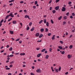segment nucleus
Returning <instances> with one entry per match:
<instances>
[{
  "label": "nucleus",
  "instance_id": "f257e3e1",
  "mask_svg": "<svg viewBox=\"0 0 75 75\" xmlns=\"http://www.w3.org/2000/svg\"><path fill=\"white\" fill-rule=\"evenodd\" d=\"M8 15L9 16H11V17H14V15H13V12H11L10 13V14Z\"/></svg>",
  "mask_w": 75,
  "mask_h": 75
},
{
  "label": "nucleus",
  "instance_id": "f03ea898",
  "mask_svg": "<svg viewBox=\"0 0 75 75\" xmlns=\"http://www.w3.org/2000/svg\"><path fill=\"white\" fill-rule=\"evenodd\" d=\"M25 18H28V19H29V20H31V18H30V17L29 16H28L27 15H26L25 16Z\"/></svg>",
  "mask_w": 75,
  "mask_h": 75
},
{
  "label": "nucleus",
  "instance_id": "7ed1b4c3",
  "mask_svg": "<svg viewBox=\"0 0 75 75\" xmlns=\"http://www.w3.org/2000/svg\"><path fill=\"white\" fill-rule=\"evenodd\" d=\"M62 11H66V8L64 7H63L62 9Z\"/></svg>",
  "mask_w": 75,
  "mask_h": 75
},
{
  "label": "nucleus",
  "instance_id": "20e7f679",
  "mask_svg": "<svg viewBox=\"0 0 75 75\" xmlns=\"http://www.w3.org/2000/svg\"><path fill=\"white\" fill-rule=\"evenodd\" d=\"M36 72H39V73H41V70H40V69H38L36 70Z\"/></svg>",
  "mask_w": 75,
  "mask_h": 75
},
{
  "label": "nucleus",
  "instance_id": "39448f33",
  "mask_svg": "<svg viewBox=\"0 0 75 75\" xmlns=\"http://www.w3.org/2000/svg\"><path fill=\"white\" fill-rule=\"evenodd\" d=\"M59 6H57L55 8L56 10H59Z\"/></svg>",
  "mask_w": 75,
  "mask_h": 75
},
{
  "label": "nucleus",
  "instance_id": "423d86ee",
  "mask_svg": "<svg viewBox=\"0 0 75 75\" xmlns=\"http://www.w3.org/2000/svg\"><path fill=\"white\" fill-rule=\"evenodd\" d=\"M67 57L68 59H70L71 58V56L70 55V54H69L67 55Z\"/></svg>",
  "mask_w": 75,
  "mask_h": 75
},
{
  "label": "nucleus",
  "instance_id": "0eeeda50",
  "mask_svg": "<svg viewBox=\"0 0 75 75\" xmlns=\"http://www.w3.org/2000/svg\"><path fill=\"white\" fill-rule=\"evenodd\" d=\"M55 35H53V36L52 38V39L53 40H55Z\"/></svg>",
  "mask_w": 75,
  "mask_h": 75
},
{
  "label": "nucleus",
  "instance_id": "6e6552de",
  "mask_svg": "<svg viewBox=\"0 0 75 75\" xmlns=\"http://www.w3.org/2000/svg\"><path fill=\"white\" fill-rule=\"evenodd\" d=\"M40 35V33H36L35 34V36L36 37H38L39 35Z\"/></svg>",
  "mask_w": 75,
  "mask_h": 75
},
{
  "label": "nucleus",
  "instance_id": "1a4fd4ad",
  "mask_svg": "<svg viewBox=\"0 0 75 75\" xmlns=\"http://www.w3.org/2000/svg\"><path fill=\"white\" fill-rule=\"evenodd\" d=\"M58 47L59 48V49H60V50H62V47L61 46H59Z\"/></svg>",
  "mask_w": 75,
  "mask_h": 75
},
{
  "label": "nucleus",
  "instance_id": "9d476101",
  "mask_svg": "<svg viewBox=\"0 0 75 75\" xmlns=\"http://www.w3.org/2000/svg\"><path fill=\"white\" fill-rule=\"evenodd\" d=\"M41 54H39L37 55V57H40V56H41Z\"/></svg>",
  "mask_w": 75,
  "mask_h": 75
},
{
  "label": "nucleus",
  "instance_id": "9b49d317",
  "mask_svg": "<svg viewBox=\"0 0 75 75\" xmlns=\"http://www.w3.org/2000/svg\"><path fill=\"white\" fill-rule=\"evenodd\" d=\"M25 55V53H21L20 54V55H21V56H22V55Z\"/></svg>",
  "mask_w": 75,
  "mask_h": 75
},
{
  "label": "nucleus",
  "instance_id": "f8f14e48",
  "mask_svg": "<svg viewBox=\"0 0 75 75\" xmlns=\"http://www.w3.org/2000/svg\"><path fill=\"white\" fill-rule=\"evenodd\" d=\"M12 23L13 24H16L17 22L16 21H12Z\"/></svg>",
  "mask_w": 75,
  "mask_h": 75
},
{
  "label": "nucleus",
  "instance_id": "ddd939ff",
  "mask_svg": "<svg viewBox=\"0 0 75 75\" xmlns=\"http://www.w3.org/2000/svg\"><path fill=\"white\" fill-rule=\"evenodd\" d=\"M46 25L47 27H49V23H48V22H47L46 23Z\"/></svg>",
  "mask_w": 75,
  "mask_h": 75
},
{
  "label": "nucleus",
  "instance_id": "4468645a",
  "mask_svg": "<svg viewBox=\"0 0 75 75\" xmlns=\"http://www.w3.org/2000/svg\"><path fill=\"white\" fill-rule=\"evenodd\" d=\"M10 33L11 34H13V31H11V30L9 31Z\"/></svg>",
  "mask_w": 75,
  "mask_h": 75
},
{
  "label": "nucleus",
  "instance_id": "2eb2a0df",
  "mask_svg": "<svg viewBox=\"0 0 75 75\" xmlns=\"http://www.w3.org/2000/svg\"><path fill=\"white\" fill-rule=\"evenodd\" d=\"M43 36V35H42V34H41L39 35V38H41V37H42Z\"/></svg>",
  "mask_w": 75,
  "mask_h": 75
},
{
  "label": "nucleus",
  "instance_id": "dca6fc26",
  "mask_svg": "<svg viewBox=\"0 0 75 75\" xmlns=\"http://www.w3.org/2000/svg\"><path fill=\"white\" fill-rule=\"evenodd\" d=\"M61 18H62V16H61L58 18V19L59 20H60Z\"/></svg>",
  "mask_w": 75,
  "mask_h": 75
},
{
  "label": "nucleus",
  "instance_id": "f3484780",
  "mask_svg": "<svg viewBox=\"0 0 75 75\" xmlns=\"http://www.w3.org/2000/svg\"><path fill=\"white\" fill-rule=\"evenodd\" d=\"M45 50H46V49H43L42 50H41V52H44V51H45Z\"/></svg>",
  "mask_w": 75,
  "mask_h": 75
},
{
  "label": "nucleus",
  "instance_id": "a211bd4d",
  "mask_svg": "<svg viewBox=\"0 0 75 75\" xmlns=\"http://www.w3.org/2000/svg\"><path fill=\"white\" fill-rule=\"evenodd\" d=\"M72 47H73L72 45H70L69 47L70 49H72Z\"/></svg>",
  "mask_w": 75,
  "mask_h": 75
},
{
  "label": "nucleus",
  "instance_id": "6ab92c4d",
  "mask_svg": "<svg viewBox=\"0 0 75 75\" xmlns=\"http://www.w3.org/2000/svg\"><path fill=\"white\" fill-rule=\"evenodd\" d=\"M44 29L43 28H42L40 29V31L41 32H43L44 31Z\"/></svg>",
  "mask_w": 75,
  "mask_h": 75
},
{
  "label": "nucleus",
  "instance_id": "aec40b11",
  "mask_svg": "<svg viewBox=\"0 0 75 75\" xmlns=\"http://www.w3.org/2000/svg\"><path fill=\"white\" fill-rule=\"evenodd\" d=\"M55 69L56 71V72L57 73H58V69Z\"/></svg>",
  "mask_w": 75,
  "mask_h": 75
},
{
  "label": "nucleus",
  "instance_id": "412c9836",
  "mask_svg": "<svg viewBox=\"0 0 75 75\" xmlns=\"http://www.w3.org/2000/svg\"><path fill=\"white\" fill-rule=\"evenodd\" d=\"M34 28L33 27L31 29L30 31H33L34 30Z\"/></svg>",
  "mask_w": 75,
  "mask_h": 75
},
{
  "label": "nucleus",
  "instance_id": "4be33fe9",
  "mask_svg": "<svg viewBox=\"0 0 75 75\" xmlns=\"http://www.w3.org/2000/svg\"><path fill=\"white\" fill-rule=\"evenodd\" d=\"M9 17V16L8 15H7V16L6 17V18L5 19V20H6V19H7Z\"/></svg>",
  "mask_w": 75,
  "mask_h": 75
},
{
  "label": "nucleus",
  "instance_id": "5701e85b",
  "mask_svg": "<svg viewBox=\"0 0 75 75\" xmlns=\"http://www.w3.org/2000/svg\"><path fill=\"white\" fill-rule=\"evenodd\" d=\"M66 24V22L64 21L63 23V25H65Z\"/></svg>",
  "mask_w": 75,
  "mask_h": 75
},
{
  "label": "nucleus",
  "instance_id": "b1692460",
  "mask_svg": "<svg viewBox=\"0 0 75 75\" xmlns=\"http://www.w3.org/2000/svg\"><path fill=\"white\" fill-rule=\"evenodd\" d=\"M49 57V56L48 55H46V56L45 58L46 59H48Z\"/></svg>",
  "mask_w": 75,
  "mask_h": 75
},
{
  "label": "nucleus",
  "instance_id": "393cba45",
  "mask_svg": "<svg viewBox=\"0 0 75 75\" xmlns=\"http://www.w3.org/2000/svg\"><path fill=\"white\" fill-rule=\"evenodd\" d=\"M48 28H45V32H48Z\"/></svg>",
  "mask_w": 75,
  "mask_h": 75
},
{
  "label": "nucleus",
  "instance_id": "a878e982",
  "mask_svg": "<svg viewBox=\"0 0 75 75\" xmlns=\"http://www.w3.org/2000/svg\"><path fill=\"white\" fill-rule=\"evenodd\" d=\"M61 69V67L60 66H59V71H60Z\"/></svg>",
  "mask_w": 75,
  "mask_h": 75
},
{
  "label": "nucleus",
  "instance_id": "bb28decb",
  "mask_svg": "<svg viewBox=\"0 0 75 75\" xmlns=\"http://www.w3.org/2000/svg\"><path fill=\"white\" fill-rule=\"evenodd\" d=\"M52 12L53 13H54L56 12V11L55 10H53L52 11Z\"/></svg>",
  "mask_w": 75,
  "mask_h": 75
},
{
  "label": "nucleus",
  "instance_id": "cd10ccee",
  "mask_svg": "<svg viewBox=\"0 0 75 75\" xmlns=\"http://www.w3.org/2000/svg\"><path fill=\"white\" fill-rule=\"evenodd\" d=\"M44 22L45 24V23H47V21H46V19H45L44 20Z\"/></svg>",
  "mask_w": 75,
  "mask_h": 75
},
{
  "label": "nucleus",
  "instance_id": "c85d7f7f",
  "mask_svg": "<svg viewBox=\"0 0 75 75\" xmlns=\"http://www.w3.org/2000/svg\"><path fill=\"white\" fill-rule=\"evenodd\" d=\"M6 70H9V69H10V68H6Z\"/></svg>",
  "mask_w": 75,
  "mask_h": 75
},
{
  "label": "nucleus",
  "instance_id": "c756f323",
  "mask_svg": "<svg viewBox=\"0 0 75 75\" xmlns=\"http://www.w3.org/2000/svg\"><path fill=\"white\" fill-rule=\"evenodd\" d=\"M71 14L73 16H75V13H72Z\"/></svg>",
  "mask_w": 75,
  "mask_h": 75
},
{
  "label": "nucleus",
  "instance_id": "7c9ffc66",
  "mask_svg": "<svg viewBox=\"0 0 75 75\" xmlns=\"http://www.w3.org/2000/svg\"><path fill=\"white\" fill-rule=\"evenodd\" d=\"M12 50H13V48H12V47H11L9 49V51H12Z\"/></svg>",
  "mask_w": 75,
  "mask_h": 75
},
{
  "label": "nucleus",
  "instance_id": "2f4dec72",
  "mask_svg": "<svg viewBox=\"0 0 75 75\" xmlns=\"http://www.w3.org/2000/svg\"><path fill=\"white\" fill-rule=\"evenodd\" d=\"M13 63H14V61H12L11 62H10L9 63V64H13Z\"/></svg>",
  "mask_w": 75,
  "mask_h": 75
},
{
  "label": "nucleus",
  "instance_id": "473e14b6",
  "mask_svg": "<svg viewBox=\"0 0 75 75\" xmlns=\"http://www.w3.org/2000/svg\"><path fill=\"white\" fill-rule=\"evenodd\" d=\"M51 23L52 24H54V21L52 20L51 19Z\"/></svg>",
  "mask_w": 75,
  "mask_h": 75
},
{
  "label": "nucleus",
  "instance_id": "72a5a7b5",
  "mask_svg": "<svg viewBox=\"0 0 75 75\" xmlns=\"http://www.w3.org/2000/svg\"><path fill=\"white\" fill-rule=\"evenodd\" d=\"M51 69L52 70V72H54V70L53 69V68L52 67H51Z\"/></svg>",
  "mask_w": 75,
  "mask_h": 75
},
{
  "label": "nucleus",
  "instance_id": "f704fd0d",
  "mask_svg": "<svg viewBox=\"0 0 75 75\" xmlns=\"http://www.w3.org/2000/svg\"><path fill=\"white\" fill-rule=\"evenodd\" d=\"M11 20H12V18H11L10 19H9L8 21V22H9V21H11Z\"/></svg>",
  "mask_w": 75,
  "mask_h": 75
},
{
  "label": "nucleus",
  "instance_id": "c9c22d12",
  "mask_svg": "<svg viewBox=\"0 0 75 75\" xmlns=\"http://www.w3.org/2000/svg\"><path fill=\"white\" fill-rule=\"evenodd\" d=\"M3 21H4V19H2V20L1 21L0 23H2L3 22Z\"/></svg>",
  "mask_w": 75,
  "mask_h": 75
},
{
  "label": "nucleus",
  "instance_id": "e433bc0d",
  "mask_svg": "<svg viewBox=\"0 0 75 75\" xmlns=\"http://www.w3.org/2000/svg\"><path fill=\"white\" fill-rule=\"evenodd\" d=\"M59 0H56L55 1L56 3H58V2H59Z\"/></svg>",
  "mask_w": 75,
  "mask_h": 75
},
{
  "label": "nucleus",
  "instance_id": "4c0bfd02",
  "mask_svg": "<svg viewBox=\"0 0 75 75\" xmlns=\"http://www.w3.org/2000/svg\"><path fill=\"white\" fill-rule=\"evenodd\" d=\"M37 3H38L37 1H35V5L37 4Z\"/></svg>",
  "mask_w": 75,
  "mask_h": 75
},
{
  "label": "nucleus",
  "instance_id": "58836bf2",
  "mask_svg": "<svg viewBox=\"0 0 75 75\" xmlns=\"http://www.w3.org/2000/svg\"><path fill=\"white\" fill-rule=\"evenodd\" d=\"M61 54H65V52L64 51H63L62 52Z\"/></svg>",
  "mask_w": 75,
  "mask_h": 75
},
{
  "label": "nucleus",
  "instance_id": "ea45409f",
  "mask_svg": "<svg viewBox=\"0 0 75 75\" xmlns=\"http://www.w3.org/2000/svg\"><path fill=\"white\" fill-rule=\"evenodd\" d=\"M42 21H42V20H41L40 22H39V23L40 24L42 23Z\"/></svg>",
  "mask_w": 75,
  "mask_h": 75
},
{
  "label": "nucleus",
  "instance_id": "a19ab883",
  "mask_svg": "<svg viewBox=\"0 0 75 75\" xmlns=\"http://www.w3.org/2000/svg\"><path fill=\"white\" fill-rule=\"evenodd\" d=\"M9 67L10 68H12L13 67V65L11 64L9 65Z\"/></svg>",
  "mask_w": 75,
  "mask_h": 75
},
{
  "label": "nucleus",
  "instance_id": "79ce46f5",
  "mask_svg": "<svg viewBox=\"0 0 75 75\" xmlns=\"http://www.w3.org/2000/svg\"><path fill=\"white\" fill-rule=\"evenodd\" d=\"M51 35V33H49L48 34V36H50Z\"/></svg>",
  "mask_w": 75,
  "mask_h": 75
},
{
  "label": "nucleus",
  "instance_id": "37998d69",
  "mask_svg": "<svg viewBox=\"0 0 75 75\" xmlns=\"http://www.w3.org/2000/svg\"><path fill=\"white\" fill-rule=\"evenodd\" d=\"M14 56L13 54H11L10 55V57H13Z\"/></svg>",
  "mask_w": 75,
  "mask_h": 75
},
{
  "label": "nucleus",
  "instance_id": "c03bdc74",
  "mask_svg": "<svg viewBox=\"0 0 75 75\" xmlns=\"http://www.w3.org/2000/svg\"><path fill=\"white\" fill-rule=\"evenodd\" d=\"M29 27H28L26 28V30H27V31L28 30H29Z\"/></svg>",
  "mask_w": 75,
  "mask_h": 75
},
{
  "label": "nucleus",
  "instance_id": "a18cd8bd",
  "mask_svg": "<svg viewBox=\"0 0 75 75\" xmlns=\"http://www.w3.org/2000/svg\"><path fill=\"white\" fill-rule=\"evenodd\" d=\"M49 51L50 52H51V51H52V48H50L49 49Z\"/></svg>",
  "mask_w": 75,
  "mask_h": 75
},
{
  "label": "nucleus",
  "instance_id": "49530a36",
  "mask_svg": "<svg viewBox=\"0 0 75 75\" xmlns=\"http://www.w3.org/2000/svg\"><path fill=\"white\" fill-rule=\"evenodd\" d=\"M32 25V23L30 22V23H29V26H30V25Z\"/></svg>",
  "mask_w": 75,
  "mask_h": 75
},
{
  "label": "nucleus",
  "instance_id": "de8ad7c7",
  "mask_svg": "<svg viewBox=\"0 0 75 75\" xmlns=\"http://www.w3.org/2000/svg\"><path fill=\"white\" fill-rule=\"evenodd\" d=\"M60 42L61 43V44H63V43H64V42H63L62 41H60Z\"/></svg>",
  "mask_w": 75,
  "mask_h": 75
},
{
  "label": "nucleus",
  "instance_id": "09e8293b",
  "mask_svg": "<svg viewBox=\"0 0 75 75\" xmlns=\"http://www.w3.org/2000/svg\"><path fill=\"white\" fill-rule=\"evenodd\" d=\"M64 20H65L66 19H67V16H64Z\"/></svg>",
  "mask_w": 75,
  "mask_h": 75
},
{
  "label": "nucleus",
  "instance_id": "8fccbe9b",
  "mask_svg": "<svg viewBox=\"0 0 75 75\" xmlns=\"http://www.w3.org/2000/svg\"><path fill=\"white\" fill-rule=\"evenodd\" d=\"M33 8H34V9H35L36 8V6H34L33 7Z\"/></svg>",
  "mask_w": 75,
  "mask_h": 75
},
{
  "label": "nucleus",
  "instance_id": "3c124183",
  "mask_svg": "<svg viewBox=\"0 0 75 75\" xmlns=\"http://www.w3.org/2000/svg\"><path fill=\"white\" fill-rule=\"evenodd\" d=\"M70 18H73V17H72V16H70Z\"/></svg>",
  "mask_w": 75,
  "mask_h": 75
},
{
  "label": "nucleus",
  "instance_id": "603ef678",
  "mask_svg": "<svg viewBox=\"0 0 75 75\" xmlns=\"http://www.w3.org/2000/svg\"><path fill=\"white\" fill-rule=\"evenodd\" d=\"M20 40V39H18L16 40V41H18Z\"/></svg>",
  "mask_w": 75,
  "mask_h": 75
},
{
  "label": "nucleus",
  "instance_id": "864d4df0",
  "mask_svg": "<svg viewBox=\"0 0 75 75\" xmlns=\"http://www.w3.org/2000/svg\"><path fill=\"white\" fill-rule=\"evenodd\" d=\"M30 75H35L34 74V73H30Z\"/></svg>",
  "mask_w": 75,
  "mask_h": 75
},
{
  "label": "nucleus",
  "instance_id": "5fc2aeb1",
  "mask_svg": "<svg viewBox=\"0 0 75 75\" xmlns=\"http://www.w3.org/2000/svg\"><path fill=\"white\" fill-rule=\"evenodd\" d=\"M51 2H52V0H50L49 2V4H50V3H51Z\"/></svg>",
  "mask_w": 75,
  "mask_h": 75
},
{
  "label": "nucleus",
  "instance_id": "6e6d98bb",
  "mask_svg": "<svg viewBox=\"0 0 75 75\" xmlns=\"http://www.w3.org/2000/svg\"><path fill=\"white\" fill-rule=\"evenodd\" d=\"M22 42V41L21 40H20L19 41V43H20V44H21Z\"/></svg>",
  "mask_w": 75,
  "mask_h": 75
},
{
  "label": "nucleus",
  "instance_id": "4d7b16f0",
  "mask_svg": "<svg viewBox=\"0 0 75 75\" xmlns=\"http://www.w3.org/2000/svg\"><path fill=\"white\" fill-rule=\"evenodd\" d=\"M20 3L21 4L23 3H24V2L23 1H21L20 2Z\"/></svg>",
  "mask_w": 75,
  "mask_h": 75
},
{
  "label": "nucleus",
  "instance_id": "13d9d810",
  "mask_svg": "<svg viewBox=\"0 0 75 75\" xmlns=\"http://www.w3.org/2000/svg\"><path fill=\"white\" fill-rule=\"evenodd\" d=\"M71 1H69L68 3V4H71Z\"/></svg>",
  "mask_w": 75,
  "mask_h": 75
},
{
  "label": "nucleus",
  "instance_id": "bf43d9fd",
  "mask_svg": "<svg viewBox=\"0 0 75 75\" xmlns=\"http://www.w3.org/2000/svg\"><path fill=\"white\" fill-rule=\"evenodd\" d=\"M65 75H67L68 74V72H67L65 73Z\"/></svg>",
  "mask_w": 75,
  "mask_h": 75
},
{
  "label": "nucleus",
  "instance_id": "052dcab7",
  "mask_svg": "<svg viewBox=\"0 0 75 75\" xmlns=\"http://www.w3.org/2000/svg\"><path fill=\"white\" fill-rule=\"evenodd\" d=\"M72 37V35H71L69 37V38H71Z\"/></svg>",
  "mask_w": 75,
  "mask_h": 75
},
{
  "label": "nucleus",
  "instance_id": "680f3d73",
  "mask_svg": "<svg viewBox=\"0 0 75 75\" xmlns=\"http://www.w3.org/2000/svg\"><path fill=\"white\" fill-rule=\"evenodd\" d=\"M32 68L33 69H34V66H32Z\"/></svg>",
  "mask_w": 75,
  "mask_h": 75
},
{
  "label": "nucleus",
  "instance_id": "e2e57ef3",
  "mask_svg": "<svg viewBox=\"0 0 75 75\" xmlns=\"http://www.w3.org/2000/svg\"><path fill=\"white\" fill-rule=\"evenodd\" d=\"M50 10H52V7H50Z\"/></svg>",
  "mask_w": 75,
  "mask_h": 75
},
{
  "label": "nucleus",
  "instance_id": "0e129e2a",
  "mask_svg": "<svg viewBox=\"0 0 75 75\" xmlns=\"http://www.w3.org/2000/svg\"><path fill=\"white\" fill-rule=\"evenodd\" d=\"M68 14H69V12H68L66 13V15L67 16H68Z\"/></svg>",
  "mask_w": 75,
  "mask_h": 75
},
{
  "label": "nucleus",
  "instance_id": "69168bd1",
  "mask_svg": "<svg viewBox=\"0 0 75 75\" xmlns=\"http://www.w3.org/2000/svg\"><path fill=\"white\" fill-rule=\"evenodd\" d=\"M37 50H40V48H36Z\"/></svg>",
  "mask_w": 75,
  "mask_h": 75
},
{
  "label": "nucleus",
  "instance_id": "338daca9",
  "mask_svg": "<svg viewBox=\"0 0 75 75\" xmlns=\"http://www.w3.org/2000/svg\"><path fill=\"white\" fill-rule=\"evenodd\" d=\"M10 47V46H9V45H7L6 46V47L7 48H8V47Z\"/></svg>",
  "mask_w": 75,
  "mask_h": 75
},
{
  "label": "nucleus",
  "instance_id": "774afa93",
  "mask_svg": "<svg viewBox=\"0 0 75 75\" xmlns=\"http://www.w3.org/2000/svg\"><path fill=\"white\" fill-rule=\"evenodd\" d=\"M8 75H11V74L9 73L8 74Z\"/></svg>",
  "mask_w": 75,
  "mask_h": 75
}]
</instances>
